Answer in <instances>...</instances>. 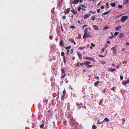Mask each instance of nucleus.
I'll list each match as a JSON object with an SVG mask.
<instances>
[{
    "label": "nucleus",
    "mask_w": 129,
    "mask_h": 129,
    "mask_svg": "<svg viewBox=\"0 0 129 129\" xmlns=\"http://www.w3.org/2000/svg\"><path fill=\"white\" fill-rule=\"evenodd\" d=\"M68 118L69 119V121L70 123V125L71 126V128L72 129H77V126L73 119L72 116L70 115H69L68 116Z\"/></svg>",
    "instance_id": "nucleus-1"
},
{
    "label": "nucleus",
    "mask_w": 129,
    "mask_h": 129,
    "mask_svg": "<svg viewBox=\"0 0 129 129\" xmlns=\"http://www.w3.org/2000/svg\"><path fill=\"white\" fill-rule=\"evenodd\" d=\"M128 18V16H122L121 17V21L122 22Z\"/></svg>",
    "instance_id": "nucleus-2"
},
{
    "label": "nucleus",
    "mask_w": 129,
    "mask_h": 129,
    "mask_svg": "<svg viewBox=\"0 0 129 129\" xmlns=\"http://www.w3.org/2000/svg\"><path fill=\"white\" fill-rule=\"evenodd\" d=\"M87 38H92V36L88 34H86L85 35H84L83 38H85V39Z\"/></svg>",
    "instance_id": "nucleus-3"
},
{
    "label": "nucleus",
    "mask_w": 129,
    "mask_h": 129,
    "mask_svg": "<svg viewBox=\"0 0 129 129\" xmlns=\"http://www.w3.org/2000/svg\"><path fill=\"white\" fill-rule=\"evenodd\" d=\"M85 59L88 60H89L90 61H93L94 62H95V61L94 60V59H93V58H92V57H85Z\"/></svg>",
    "instance_id": "nucleus-4"
},
{
    "label": "nucleus",
    "mask_w": 129,
    "mask_h": 129,
    "mask_svg": "<svg viewBox=\"0 0 129 129\" xmlns=\"http://www.w3.org/2000/svg\"><path fill=\"white\" fill-rule=\"evenodd\" d=\"M91 14L89 13L88 14H85L84 16V18L85 19L89 17L91 15Z\"/></svg>",
    "instance_id": "nucleus-5"
},
{
    "label": "nucleus",
    "mask_w": 129,
    "mask_h": 129,
    "mask_svg": "<svg viewBox=\"0 0 129 129\" xmlns=\"http://www.w3.org/2000/svg\"><path fill=\"white\" fill-rule=\"evenodd\" d=\"M111 50L113 51V54H115L116 53V50H117V49L116 47H114L111 48Z\"/></svg>",
    "instance_id": "nucleus-6"
},
{
    "label": "nucleus",
    "mask_w": 129,
    "mask_h": 129,
    "mask_svg": "<svg viewBox=\"0 0 129 129\" xmlns=\"http://www.w3.org/2000/svg\"><path fill=\"white\" fill-rule=\"evenodd\" d=\"M88 29L89 30H90V28L89 27H88L86 28H85L84 30V35H85L86 34H87V33L88 32L87 30Z\"/></svg>",
    "instance_id": "nucleus-7"
},
{
    "label": "nucleus",
    "mask_w": 129,
    "mask_h": 129,
    "mask_svg": "<svg viewBox=\"0 0 129 129\" xmlns=\"http://www.w3.org/2000/svg\"><path fill=\"white\" fill-rule=\"evenodd\" d=\"M91 62L88 61H85L84 62V65L85 66H87L88 64H90Z\"/></svg>",
    "instance_id": "nucleus-8"
},
{
    "label": "nucleus",
    "mask_w": 129,
    "mask_h": 129,
    "mask_svg": "<svg viewBox=\"0 0 129 129\" xmlns=\"http://www.w3.org/2000/svg\"><path fill=\"white\" fill-rule=\"evenodd\" d=\"M129 83V79H128L127 80L125 81H123L122 82V84L123 85H126L127 83Z\"/></svg>",
    "instance_id": "nucleus-9"
},
{
    "label": "nucleus",
    "mask_w": 129,
    "mask_h": 129,
    "mask_svg": "<svg viewBox=\"0 0 129 129\" xmlns=\"http://www.w3.org/2000/svg\"><path fill=\"white\" fill-rule=\"evenodd\" d=\"M77 54L78 55L79 58H80L81 60L82 59V54H81L80 52L77 51Z\"/></svg>",
    "instance_id": "nucleus-10"
},
{
    "label": "nucleus",
    "mask_w": 129,
    "mask_h": 129,
    "mask_svg": "<svg viewBox=\"0 0 129 129\" xmlns=\"http://www.w3.org/2000/svg\"><path fill=\"white\" fill-rule=\"evenodd\" d=\"M108 70L109 71H111L113 72L114 71H116V70L114 68L112 69L111 68H110L108 69Z\"/></svg>",
    "instance_id": "nucleus-11"
},
{
    "label": "nucleus",
    "mask_w": 129,
    "mask_h": 129,
    "mask_svg": "<svg viewBox=\"0 0 129 129\" xmlns=\"http://www.w3.org/2000/svg\"><path fill=\"white\" fill-rule=\"evenodd\" d=\"M121 28V26L119 25L118 26H116L115 27V30L116 31H118L119 29H120Z\"/></svg>",
    "instance_id": "nucleus-12"
},
{
    "label": "nucleus",
    "mask_w": 129,
    "mask_h": 129,
    "mask_svg": "<svg viewBox=\"0 0 129 129\" xmlns=\"http://www.w3.org/2000/svg\"><path fill=\"white\" fill-rule=\"evenodd\" d=\"M79 1V0H74L73 1H72V4H77Z\"/></svg>",
    "instance_id": "nucleus-13"
},
{
    "label": "nucleus",
    "mask_w": 129,
    "mask_h": 129,
    "mask_svg": "<svg viewBox=\"0 0 129 129\" xmlns=\"http://www.w3.org/2000/svg\"><path fill=\"white\" fill-rule=\"evenodd\" d=\"M71 12L74 14H76L77 13V11L75 10L74 9H73L71 10Z\"/></svg>",
    "instance_id": "nucleus-14"
},
{
    "label": "nucleus",
    "mask_w": 129,
    "mask_h": 129,
    "mask_svg": "<svg viewBox=\"0 0 129 129\" xmlns=\"http://www.w3.org/2000/svg\"><path fill=\"white\" fill-rule=\"evenodd\" d=\"M69 41L70 42L74 44V45H76V44L73 39H71L69 40Z\"/></svg>",
    "instance_id": "nucleus-15"
},
{
    "label": "nucleus",
    "mask_w": 129,
    "mask_h": 129,
    "mask_svg": "<svg viewBox=\"0 0 129 129\" xmlns=\"http://www.w3.org/2000/svg\"><path fill=\"white\" fill-rule=\"evenodd\" d=\"M93 27L95 30H98V28L97 26L95 25H93Z\"/></svg>",
    "instance_id": "nucleus-16"
},
{
    "label": "nucleus",
    "mask_w": 129,
    "mask_h": 129,
    "mask_svg": "<svg viewBox=\"0 0 129 129\" xmlns=\"http://www.w3.org/2000/svg\"><path fill=\"white\" fill-rule=\"evenodd\" d=\"M76 105L77 106H78L79 107V109H80V108L81 107V106L80 105H82L83 104L82 103H77L76 104Z\"/></svg>",
    "instance_id": "nucleus-17"
},
{
    "label": "nucleus",
    "mask_w": 129,
    "mask_h": 129,
    "mask_svg": "<svg viewBox=\"0 0 129 129\" xmlns=\"http://www.w3.org/2000/svg\"><path fill=\"white\" fill-rule=\"evenodd\" d=\"M83 65H84L83 63H80L79 62L76 65V66L77 67H78L80 65L81 66H82Z\"/></svg>",
    "instance_id": "nucleus-18"
},
{
    "label": "nucleus",
    "mask_w": 129,
    "mask_h": 129,
    "mask_svg": "<svg viewBox=\"0 0 129 129\" xmlns=\"http://www.w3.org/2000/svg\"><path fill=\"white\" fill-rule=\"evenodd\" d=\"M63 41L62 40H61L59 42V45L60 46H61L62 45V46H63Z\"/></svg>",
    "instance_id": "nucleus-19"
},
{
    "label": "nucleus",
    "mask_w": 129,
    "mask_h": 129,
    "mask_svg": "<svg viewBox=\"0 0 129 129\" xmlns=\"http://www.w3.org/2000/svg\"><path fill=\"white\" fill-rule=\"evenodd\" d=\"M110 11V10H109V11H108L105 12H104V13H103L102 14V15H106L108 14L109 12Z\"/></svg>",
    "instance_id": "nucleus-20"
},
{
    "label": "nucleus",
    "mask_w": 129,
    "mask_h": 129,
    "mask_svg": "<svg viewBox=\"0 0 129 129\" xmlns=\"http://www.w3.org/2000/svg\"><path fill=\"white\" fill-rule=\"evenodd\" d=\"M99 83H100L98 81H97L96 82L94 83V86H97L98 84Z\"/></svg>",
    "instance_id": "nucleus-21"
},
{
    "label": "nucleus",
    "mask_w": 129,
    "mask_h": 129,
    "mask_svg": "<svg viewBox=\"0 0 129 129\" xmlns=\"http://www.w3.org/2000/svg\"><path fill=\"white\" fill-rule=\"evenodd\" d=\"M123 34L122 33H121L119 34V38H122L123 37Z\"/></svg>",
    "instance_id": "nucleus-22"
},
{
    "label": "nucleus",
    "mask_w": 129,
    "mask_h": 129,
    "mask_svg": "<svg viewBox=\"0 0 129 129\" xmlns=\"http://www.w3.org/2000/svg\"><path fill=\"white\" fill-rule=\"evenodd\" d=\"M71 47V46H68L66 47H65L64 48L66 50H69V49H70Z\"/></svg>",
    "instance_id": "nucleus-23"
},
{
    "label": "nucleus",
    "mask_w": 129,
    "mask_h": 129,
    "mask_svg": "<svg viewBox=\"0 0 129 129\" xmlns=\"http://www.w3.org/2000/svg\"><path fill=\"white\" fill-rule=\"evenodd\" d=\"M111 6L114 7L116 6V5L114 3H111Z\"/></svg>",
    "instance_id": "nucleus-24"
},
{
    "label": "nucleus",
    "mask_w": 129,
    "mask_h": 129,
    "mask_svg": "<svg viewBox=\"0 0 129 129\" xmlns=\"http://www.w3.org/2000/svg\"><path fill=\"white\" fill-rule=\"evenodd\" d=\"M104 122H105V121H102L101 122H100V120H98V121H97V122H98V123H97L98 124H101V123H103Z\"/></svg>",
    "instance_id": "nucleus-25"
},
{
    "label": "nucleus",
    "mask_w": 129,
    "mask_h": 129,
    "mask_svg": "<svg viewBox=\"0 0 129 129\" xmlns=\"http://www.w3.org/2000/svg\"><path fill=\"white\" fill-rule=\"evenodd\" d=\"M85 48V47H79L78 49L79 50H81L84 48Z\"/></svg>",
    "instance_id": "nucleus-26"
},
{
    "label": "nucleus",
    "mask_w": 129,
    "mask_h": 129,
    "mask_svg": "<svg viewBox=\"0 0 129 129\" xmlns=\"http://www.w3.org/2000/svg\"><path fill=\"white\" fill-rule=\"evenodd\" d=\"M92 129H96L97 128V127L95 125H93L92 126Z\"/></svg>",
    "instance_id": "nucleus-27"
},
{
    "label": "nucleus",
    "mask_w": 129,
    "mask_h": 129,
    "mask_svg": "<svg viewBox=\"0 0 129 129\" xmlns=\"http://www.w3.org/2000/svg\"><path fill=\"white\" fill-rule=\"evenodd\" d=\"M118 7L120 9L121 8L123 7V6L122 5H119L118 6Z\"/></svg>",
    "instance_id": "nucleus-28"
},
{
    "label": "nucleus",
    "mask_w": 129,
    "mask_h": 129,
    "mask_svg": "<svg viewBox=\"0 0 129 129\" xmlns=\"http://www.w3.org/2000/svg\"><path fill=\"white\" fill-rule=\"evenodd\" d=\"M109 28V27L107 26H105L104 28H103L104 29H107Z\"/></svg>",
    "instance_id": "nucleus-29"
},
{
    "label": "nucleus",
    "mask_w": 129,
    "mask_h": 129,
    "mask_svg": "<svg viewBox=\"0 0 129 129\" xmlns=\"http://www.w3.org/2000/svg\"><path fill=\"white\" fill-rule=\"evenodd\" d=\"M93 67L91 65H89L88 64L87 66V68H91L92 67Z\"/></svg>",
    "instance_id": "nucleus-30"
},
{
    "label": "nucleus",
    "mask_w": 129,
    "mask_h": 129,
    "mask_svg": "<svg viewBox=\"0 0 129 129\" xmlns=\"http://www.w3.org/2000/svg\"><path fill=\"white\" fill-rule=\"evenodd\" d=\"M104 120L107 122H108L109 121V120L107 118H105L104 119Z\"/></svg>",
    "instance_id": "nucleus-31"
},
{
    "label": "nucleus",
    "mask_w": 129,
    "mask_h": 129,
    "mask_svg": "<svg viewBox=\"0 0 129 129\" xmlns=\"http://www.w3.org/2000/svg\"><path fill=\"white\" fill-rule=\"evenodd\" d=\"M44 126V125L43 124H41L40 125V128H43Z\"/></svg>",
    "instance_id": "nucleus-32"
},
{
    "label": "nucleus",
    "mask_w": 129,
    "mask_h": 129,
    "mask_svg": "<svg viewBox=\"0 0 129 129\" xmlns=\"http://www.w3.org/2000/svg\"><path fill=\"white\" fill-rule=\"evenodd\" d=\"M64 55V53L63 52H61V55L62 56H63Z\"/></svg>",
    "instance_id": "nucleus-33"
},
{
    "label": "nucleus",
    "mask_w": 129,
    "mask_h": 129,
    "mask_svg": "<svg viewBox=\"0 0 129 129\" xmlns=\"http://www.w3.org/2000/svg\"><path fill=\"white\" fill-rule=\"evenodd\" d=\"M108 5L109 3L108 2H107L106 3V5L107 7V8H108L109 7V6Z\"/></svg>",
    "instance_id": "nucleus-34"
},
{
    "label": "nucleus",
    "mask_w": 129,
    "mask_h": 129,
    "mask_svg": "<svg viewBox=\"0 0 129 129\" xmlns=\"http://www.w3.org/2000/svg\"><path fill=\"white\" fill-rule=\"evenodd\" d=\"M67 10L68 11L67 12V13H69L70 12V8H68L67 9Z\"/></svg>",
    "instance_id": "nucleus-35"
},
{
    "label": "nucleus",
    "mask_w": 129,
    "mask_h": 129,
    "mask_svg": "<svg viewBox=\"0 0 129 129\" xmlns=\"http://www.w3.org/2000/svg\"><path fill=\"white\" fill-rule=\"evenodd\" d=\"M63 61L64 63L66 62V57L64 56L63 57Z\"/></svg>",
    "instance_id": "nucleus-36"
},
{
    "label": "nucleus",
    "mask_w": 129,
    "mask_h": 129,
    "mask_svg": "<svg viewBox=\"0 0 129 129\" xmlns=\"http://www.w3.org/2000/svg\"><path fill=\"white\" fill-rule=\"evenodd\" d=\"M118 33L117 32H115L114 34V36H116L118 35Z\"/></svg>",
    "instance_id": "nucleus-37"
},
{
    "label": "nucleus",
    "mask_w": 129,
    "mask_h": 129,
    "mask_svg": "<svg viewBox=\"0 0 129 129\" xmlns=\"http://www.w3.org/2000/svg\"><path fill=\"white\" fill-rule=\"evenodd\" d=\"M88 25L86 24L84 25L82 27V29H83L84 27H85L87 26Z\"/></svg>",
    "instance_id": "nucleus-38"
},
{
    "label": "nucleus",
    "mask_w": 129,
    "mask_h": 129,
    "mask_svg": "<svg viewBox=\"0 0 129 129\" xmlns=\"http://www.w3.org/2000/svg\"><path fill=\"white\" fill-rule=\"evenodd\" d=\"M95 17L94 16H92L91 17V19L92 20H95Z\"/></svg>",
    "instance_id": "nucleus-39"
},
{
    "label": "nucleus",
    "mask_w": 129,
    "mask_h": 129,
    "mask_svg": "<svg viewBox=\"0 0 129 129\" xmlns=\"http://www.w3.org/2000/svg\"><path fill=\"white\" fill-rule=\"evenodd\" d=\"M103 101V100H102V99H101V100H100V101L99 104V105H101V102Z\"/></svg>",
    "instance_id": "nucleus-40"
},
{
    "label": "nucleus",
    "mask_w": 129,
    "mask_h": 129,
    "mask_svg": "<svg viewBox=\"0 0 129 129\" xmlns=\"http://www.w3.org/2000/svg\"><path fill=\"white\" fill-rule=\"evenodd\" d=\"M120 66V64H119L118 65L116 66V68H118L119 67V66Z\"/></svg>",
    "instance_id": "nucleus-41"
},
{
    "label": "nucleus",
    "mask_w": 129,
    "mask_h": 129,
    "mask_svg": "<svg viewBox=\"0 0 129 129\" xmlns=\"http://www.w3.org/2000/svg\"><path fill=\"white\" fill-rule=\"evenodd\" d=\"M105 48H103L102 49V52H104V50H105Z\"/></svg>",
    "instance_id": "nucleus-42"
},
{
    "label": "nucleus",
    "mask_w": 129,
    "mask_h": 129,
    "mask_svg": "<svg viewBox=\"0 0 129 129\" xmlns=\"http://www.w3.org/2000/svg\"><path fill=\"white\" fill-rule=\"evenodd\" d=\"M127 62V61H124L123 62V64H126Z\"/></svg>",
    "instance_id": "nucleus-43"
},
{
    "label": "nucleus",
    "mask_w": 129,
    "mask_h": 129,
    "mask_svg": "<svg viewBox=\"0 0 129 129\" xmlns=\"http://www.w3.org/2000/svg\"><path fill=\"white\" fill-rule=\"evenodd\" d=\"M101 63L103 64H104L106 63V62L103 61H102Z\"/></svg>",
    "instance_id": "nucleus-44"
},
{
    "label": "nucleus",
    "mask_w": 129,
    "mask_h": 129,
    "mask_svg": "<svg viewBox=\"0 0 129 129\" xmlns=\"http://www.w3.org/2000/svg\"><path fill=\"white\" fill-rule=\"evenodd\" d=\"M120 79L121 80H122L123 79V77L122 76L120 75Z\"/></svg>",
    "instance_id": "nucleus-45"
},
{
    "label": "nucleus",
    "mask_w": 129,
    "mask_h": 129,
    "mask_svg": "<svg viewBox=\"0 0 129 129\" xmlns=\"http://www.w3.org/2000/svg\"><path fill=\"white\" fill-rule=\"evenodd\" d=\"M125 44L127 46H129V42H126L125 43Z\"/></svg>",
    "instance_id": "nucleus-46"
},
{
    "label": "nucleus",
    "mask_w": 129,
    "mask_h": 129,
    "mask_svg": "<svg viewBox=\"0 0 129 129\" xmlns=\"http://www.w3.org/2000/svg\"><path fill=\"white\" fill-rule=\"evenodd\" d=\"M70 27L72 28H75V27L74 25L71 26H70Z\"/></svg>",
    "instance_id": "nucleus-47"
},
{
    "label": "nucleus",
    "mask_w": 129,
    "mask_h": 129,
    "mask_svg": "<svg viewBox=\"0 0 129 129\" xmlns=\"http://www.w3.org/2000/svg\"><path fill=\"white\" fill-rule=\"evenodd\" d=\"M81 8L80 7H78V11H80L81 10Z\"/></svg>",
    "instance_id": "nucleus-48"
},
{
    "label": "nucleus",
    "mask_w": 129,
    "mask_h": 129,
    "mask_svg": "<svg viewBox=\"0 0 129 129\" xmlns=\"http://www.w3.org/2000/svg\"><path fill=\"white\" fill-rule=\"evenodd\" d=\"M69 50H67V55H68L69 54Z\"/></svg>",
    "instance_id": "nucleus-49"
},
{
    "label": "nucleus",
    "mask_w": 129,
    "mask_h": 129,
    "mask_svg": "<svg viewBox=\"0 0 129 129\" xmlns=\"http://www.w3.org/2000/svg\"><path fill=\"white\" fill-rule=\"evenodd\" d=\"M49 39L50 40H52L53 39V37L52 36H51L49 37Z\"/></svg>",
    "instance_id": "nucleus-50"
},
{
    "label": "nucleus",
    "mask_w": 129,
    "mask_h": 129,
    "mask_svg": "<svg viewBox=\"0 0 129 129\" xmlns=\"http://www.w3.org/2000/svg\"><path fill=\"white\" fill-rule=\"evenodd\" d=\"M61 70L62 73H64L65 72L64 70L63 69H62Z\"/></svg>",
    "instance_id": "nucleus-51"
},
{
    "label": "nucleus",
    "mask_w": 129,
    "mask_h": 129,
    "mask_svg": "<svg viewBox=\"0 0 129 129\" xmlns=\"http://www.w3.org/2000/svg\"><path fill=\"white\" fill-rule=\"evenodd\" d=\"M91 46H93V47L95 46V45L93 43H91Z\"/></svg>",
    "instance_id": "nucleus-52"
},
{
    "label": "nucleus",
    "mask_w": 129,
    "mask_h": 129,
    "mask_svg": "<svg viewBox=\"0 0 129 129\" xmlns=\"http://www.w3.org/2000/svg\"><path fill=\"white\" fill-rule=\"evenodd\" d=\"M99 56L100 57H104V56H103V55H99Z\"/></svg>",
    "instance_id": "nucleus-53"
},
{
    "label": "nucleus",
    "mask_w": 129,
    "mask_h": 129,
    "mask_svg": "<svg viewBox=\"0 0 129 129\" xmlns=\"http://www.w3.org/2000/svg\"><path fill=\"white\" fill-rule=\"evenodd\" d=\"M100 9H98L97 10V12L98 13H99V12H100Z\"/></svg>",
    "instance_id": "nucleus-54"
},
{
    "label": "nucleus",
    "mask_w": 129,
    "mask_h": 129,
    "mask_svg": "<svg viewBox=\"0 0 129 129\" xmlns=\"http://www.w3.org/2000/svg\"><path fill=\"white\" fill-rule=\"evenodd\" d=\"M66 16H63V20H64V19H65L66 18Z\"/></svg>",
    "instance_id": "nucleus-55"
},
{
    "label": "nucleus",
    "mask_w": 129,
    "mask_h": 129,
    "mask_svg": "<svg viewBox=\"0 0 129 129\" xmlns=\"http://www.w3.org/2000/svg\"><path fill=\"white\" fill-rule=\"evenodd\" d=\"M115 88V87H112V88L111 89V90H114Z\"/></svg>",
    "instance_id": "nucleus-56"
},
{
    "label": "nucleus",
    "mask_w": 129,
    "mask_h": 129,
    "mask_svg": "<svg viewBox=\"0 0 129 129\" xmlns=\"http://www.w3.org/2000/svg\"><path fill=\"white\" fill-rule=\"evenodd\" d=\"M104 8V6H101V9H103Z\"/></svg>",
    "instance_id": "nucleus-57"
},
{
    "label": "nucleus",
    "mask_w": 129,
    "mask_h": 129,
    "mask_svg": "<svg viewBox=\"0 0 129 129\" xmlns=\"http://www.w3.org/2000/svg\"><path fill=\"white\" fill-rule=\"evenodd\" d=\"M72 0H71L70 1V4L71 5H72V3H71V2H72Z\"/></svg>",
    "instance_id": "nucleus-58"
},
{
    "label": "nucleus",
    "mask_w": 129,
    "mask_h": 129,
    "mask_svg": "<svg viewBox=\"0 0 129 129\" xmlns=\"http://www.w3.org/2000/svg\"><path fill=\"white\" fill-rule=\"evenodd\" d=\"M71 54H72L73 53V49H71Z\"/></svg>",
    "instance_id": "nucleus-59"
},
{
    "label": "nucleus",
    "mask_w": 129,
    "mask_h": 129,
    "mask_svg": "<svg viewBox=\"0 0 129 129\" xmlns=\"http://www.w3.org/2000/svg\"><path fill=\"white\" fill-rule=\"evenodd\" d=\"M90 12L92 13H95V12L93 11H90Z\"/></svg>",
    "instance_id": "nucleus-60"
},
{
    "label": "nucleus",
    "mask_w": 129,
    "mask_h": 129,
    "mask_svg": "<svg viewBox=\"0 0 129 129\" xmlns=\"http://www.w3.org/2000/svg\"><path fill=\"white\" fill-rule=\"evenodd\" d=\"M81 6L82 7H84L85 8H86V7H85L83 5H81Z\"/></svg>",
    "instance_id": "nucleus-61"
},
{
    "label": "nucleus",
    "mask_w": 129,
    "mask_h": 129,
    "mask_svg": "<svg viewBox=\"0 0 129 129\" xmlns=\"http://www.w3.org/2000/svg\"><path fill=\"white\" fill-rule=\"evenodd\" d=\"M61 31H62V32H63V30L62 27H61Z\"/></svg>",
    "instance_id": "nucleus-62"
},
{
    "label": "nucleus",
    "mask_w": 129,
    "mask_h": 129,
    "mask_svg": "<svg viewBox=\"0 0 129 129\" xmlns=\"http://www.w3.org/2000/svg\"><path fill=\"white\" fill-rule=\"evenodd\" d=\"M107 42L108 43H110V42L109 41H107Z\"/></svg>",
    "instance_id": "nucleus-63"
},
{
    "label": "nucleus",
    "mask_w": 129,
    "mask_h": 129,
    "mask_svg": "<svg viewBox=\"0 0 129 129\" xmlns=\"http://www.w3.org/2000/svg\"><path fill=\"white\" fill-rule=\"evenodd\" d=\"M83 0H79V2L80 3H81L82 1Z\"/></svg>",
    "instance_id": "nucleus-64"
}]
</instances>
